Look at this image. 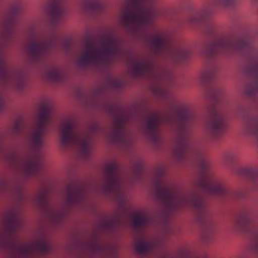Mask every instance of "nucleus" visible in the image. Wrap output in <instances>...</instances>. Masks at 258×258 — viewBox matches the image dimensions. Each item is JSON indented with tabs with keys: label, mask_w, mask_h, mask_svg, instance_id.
Masks as SVG:
<instances>
[{
	"label": "nucleus",
	"mask_w": 258,
	"mask_h": 258,
	"mask_svg": "<svg viewBox=\"0 0 258 258\" xmlns=\"http://www.w3.org/2000/svg\"><path fill=\"white\" fill-rule=\"evenodd\" d=\"M51 119L50 106L47 103L43 104L37 113L33 133L31 137V142L37 152L34 156L28 157L22 162L23 169L27 175H36L42 169V164L38 150L43 145L44 136Z\"/></svg>",
	"instance_id": "obj_6"
},
{
	"label": "nucleus",
	"mask_w": 258,
	"mask_h": 258,
	"mask_svg": "<svg viewBox=\"0 0 258 258\" xmlns=\"http://www.w3.org/2000/svg\"><path fill=\"white\" fill-rule=\"evenodd\" d=\"M4 107L2 100L0 99V111L3 110Z\"/></svg>",
	"instance_id": "obj_35"
},
{
	"label": "nucleus",
	"mask_w": 258,
	"mask_h": 258,
	"mask_svg": "<svg viewBox=\"0 0 258 258\" xmlns=\"http://www.w3.org/2000/svg\"><path fill=\"white\" fill-rule=\"evenodd\" d=\"M218 70L219 67L215 64L207 68L201 75V82L205 84L210 83L216 77Z\"/></svg>",
	"instance_id": "obj_22"
},
{
	"label": "nucleus",
	"mask_w": 258,
	"mask_h": 258,
	"mask_svg": "<svg viewBox=\"0 0 258 258\" xmlns=\"http://www.w3.org/2000/svg\"><path fill=\"white\" fill-rule=\"evenodd\" d=\"M151 222V217L145 214L135 215L133 218V226L136 229L144 228Z\"/></svg>",
	"instance_id": "obj_23"
},
{
	"label": "nucleus",
	"mask_w": 258,
	"mask_h": 258,
	"mask_svg": "<svg viewBox=\"0 0 258 258\" xmlns=\"http://www.w3.org/2000/svg\"><path fill=\"white\" fill-rule=\"evenodd\" d=\"M155 243L153 240L147 239L141 240L135 245L137 252L142 255L150 254L155 248Z\"/></svg>",
	"instance_id": "obj_21"
},
{
	"label": "nucleus",
	"mask_w": 258,
	"mask_h": 258,
	"mask_svg": "<svg viewBox=\"0 0 258 258\" xmlns=\"http://www.w3.org/2000/svg\"><path fill=\"white\" fill-rule=\"evenodd\" d=\"M59 46L55 32L47 37L36 38L30 41L26 46V50L30 58L34 62L42 60L52 51Z\"/></svg>",
	"instance_id": "obj_11"
},
{
	"label": "nucleus",
	"mask_w": 258,
	"mask_h": 258,
	"mask_svg": "<svg viewBox=\"0 0 258 258\" xmlns=\"http://www.w3.org/2000/svg\"><path fill=\"white\" fill-rule=\"evenodd\" d=\"M233 228L251 239L250 250L258 255V222L252 221L247 214H243L234 222Z\"/></svg>",
	"instance_id": "obj_14"
},
{
	"label": "nucleus",
	"mask_w": 258,
	"mask_h": 258,
	"mask_svg": "<svg viewBox=\"0 0 258 258\" xmlns=\"http://www.w3.org/2000/svg\"><path fill=\"white\" fill-rule=\"evenodd\" d=\"M256 189H257V190H258V187H257H257H256Z\"/></svg>",
	"instance_id": "obj_38"
},
{
	"label": "nucleus",
	"mask_w": 258,
	"mask_h": 258,
	"mask_svg": "<svg viewBox=\"0 0 258 258\" xmlns=\"http://www.w3.org/2000/svg\"><path fill=\"white\" fill-rule=\"evenodd\" d=\"M234 52H242L247 60L245 72L250 79L245 88V93L254 98L258 92V51L247 37L235 40L230 36L219 37L215 42L206 47L205 54L212 57L217 55H228Z\"/></svg>",
	"instance_id": "obj_2"
},
{
	"label": "nucleus",
	"mask_w": 258,
	"mask_h": 258,
	"mask_svg": "<svg viewBox=\"0 0 258 258\" xmlns=\"http://www.w3.org/2000/svg\"><path fill=\"white\" fill-rule=\"evenodd\" d=\"M66 198L70 205L77 204L84 198L82 188L78 185H69L67 189Z\"/></svg>",
	"instance_id": "obj_19"
},
{
	"label": "nucleus",
	"mask_w": 258,
	"mask_h": 258,
	"mask_svg": "<svg viewBox=\"0 0 258 258\" xmlns=\"http://www.w3.org/2000/svg\"><path fill=\"white\" fill-rule=\"evenodd\" d=\"M152 51L156 55H161L169 52L171 57L176 62H180L186 60L189 55V51L183 47L172 50L167 40L162 34H158L152 38L150 41Z\"/></svg>",
	"instance_id": "obj_13"
},
{
	"label": "nucleus",
	"mask_w": 258,
	"mask_h": 258,
	"mask_svg": "<svg viewBox=\"0 0 258 258\" xmlns=\"http://www.w3.org/2000/svg\"><path fill=\"white\" fill-rule=\"evenodd\" d=\"M191 255L190 252L187 250L183 251L180 254V258H191Z\"/></svg>",
	"instance_id": "obj_33"
},
{
	"label": "nucleus",
	"mask_w": 258,
	"mask_h": 258,
	"mask_svg": "<svg viewBox=\"0 0 258 258\" xmlns=\"http://www.w3.org/2000/svg\"><path fill=\"white\" fill-rule=\"evenodd\" d=\"M107 113L113 120L110 139L113 143L120 144L125 142L127 134L125 128L126 119L120 106L115 104H110L106 108Z\"/></svg>",
	"instance_id": "obj_12"
},
{
	"label": "nucleus",
	"mask_w": 258,
	"mask_h": 258,
	"mask_svg": "<svg viewBox=\"0 0 258 258\" xmlns=\"http://www.w3.org/2000/svg\"><path fill=\"white\" fill-rule=\"evenodd\" d=\"M59 135L60 142L63 147H77L82 156L84 158H88L91 138L89 133L80 132L76 123L69 120L61 126Z\"/></svg>",
	"instance_id": "obj_9"
},
{
	"label": "nucleus",
	"mask_w": 258,
	"mask_h": 258,
	"mask_svg": "<svg viewBox=\"0 0 258 258\" xmlns=\"http://www.w3.org/2000/svg\"><path fill=\"white\" fill-rule=\"evenodd\" d=\"M163 172L160 171L155 177L154 189L156 197L169 212L179 208L192 207L197 215L199 222L204 229L212 227L213 222L210 217L205 200L197 195H185L179 193L163 179Z\"/></svg>",
	"instance_id": "obj_3"
},
{
	"label": "nucleus",
	"mask_w": 258,
	"mask_h": 258,
	"mask_svg": "<svg viewBox=\"0 0 258 258\" xmlns=\"http://www.w3.org/2000/svg\"><path fill=\"white\" fill-rule=\"evenodd\" d=\"M189 23L191 26L202 24L204 25L205 31L207 34H213L214 33L213 24L205 14H198L191 16L189 19Z\"/></svg>",
	"instance_id": "obj_20"
},
{
	"label": "nucleus",
	"mask_w": 258,
	"mask_h": 258,
	"mask_svg": "<svg viewBox=\"0 0 258 258\" xmlns=\"http://www.w3.org/2000/svg\"><path fill=\"white\" fill-rule=\"evenodd\" d=\"M103 192L114 197L121 204L125 203L124 179L119 166L115 162L105 165L104 169Z\"/></svg>",
	"instance_id": "obj_10"
},
{
	"label": "nucleus",
	"mask_w": 258,
	"mask_h": 258,
	"mask_svg": "<svg viewBox=\"0 0 258 258\" xmlns=\"http://www.w3.org/2000/svg\"><path fill=\"white\" fill-rule=\"evenodd\" d=\"M151 0H127L121 15L124 25L130 30L147 27L152 23L154 10L146 4Z\"/></svg>",
	"instance_id": "obj_7"
},
{
	"label": "nucleus",
	"mask_w": 258,
	"mask_h": 258,
	"mask_svg": "<svg viewBox=\"0 0 258 258\" xmlns=\"http://www.w3.org/2000/svg\"><path fill=\"white\" fill-rule=\"evenodd\" d=\"M47 78L54 82H61L64 79L63 74L59 70L57 67L53 66L52 68L47 72Z\"/></svg>",
	"instance_id": "obj_25"
},
{
	"label": "nucleus",
	"mask_w": 258,
	"mask_h": 258,
	"mask_svg": "<svg viewBox=\"0 0 258 258\" xmlns=\"http://www.w3.org/2000/svg\"><path fill=\"white\" fill-rule=\"evenodd\" d=\"M24 125L23 123L21 121H16L14 126H13V130L14 132L16 134H20L23 129Z\"/></svg>",
	"instance_id": "obj_30"
},
{
	"label": "nucleus",
	"mask_w": 258,
	"mask_h": 258,
	"mask_svg": "<svg viewBox=\"0 0 258 258\" xmlns=\"http://www.w3.org/2000/svg\"><path fill=\"white\" fill-rule=\"evenodd\" d=\"M209 113V131L214 138H218L226 128V114L224 112L217 109L215 106L212 107Z\"/></svg>",
	"instance_id": "obj_15"
},
{
	"label": "nucleus",
	"mask_w": 258,
	"mask_h": 258,
	"mask_svg": "<svg viewBox=\"0 0 258 258\" xmlns=\"http://www.w3.org/2000/svg\"><path fill=\"white\" fill-rule=\"evenodd\" d=\"M245 133L258 141V116L246 114L243 117Z\"/></svg>",
	"instance_id": "obj_18"
},
{
	"label": "nucleus",
	"mask_w": 258,
	"mask_h": 258,
	"mask_svg": "<svg viewBox=\"0 0 258 258\" xmlns=\"http://www.w3.org/2000/svg\"><path fill=\"white\" fill-rule=\"evenodd\" d=\"M243 175L255 182L258 186V169L253 168H245L242 170Z\"/></svg>",
	"instance_id": "obj_26"
},
{
	"label": "nucleus",
	"mask_w": 258,
	"mask_h": 258,
	"mask_svg": "<svg viewBox=\"0 0 258 258\" xmlns=\"http://www.w3.org/2000/svg\"><path fill=\"white\" fill-rule=\"evenodd\" d=\"M194 119L193 113L186 107H174L172 113L169 115L151 113L144 118L143 124L146 134L154 142L159 138L158 127L160 124L167 123L175 126L179 137L174 154L179 160H185L190 156H196L201 172L199 186L201 190L210 195L227 198L241 197V193L232 191L217 181L209 171L206 160L194 149L188 135L189 123Z\"/></svg>",
	"instance_id": "obj_1"
},
{
	"label": "nucleus",
	"mask_w": 258,
	"mask_h": 258,
	"mask_svg": "<svg viewBox=\"0 0 258 258\" xmlns=\"http://www.w3.org/2000/svg\"><path fill=\"white\" fill-rule=\"evenodd\" d=\"M66 45V46L67 47L68 49H70V44L69 43H66L65 44Z\"/></svg>",
	"instance_id": "obj_36"
},
{
	"label": "nucleus",
	"mask_w": 258,
	"mask_h": 258,
	"mask_svg": "<svg viewBox=\"0 0 258 258\" xmlns=\"http://www.w3.org/2000/svg\"><path fill=\"white\" fill-rule=\"evenodd\" d=\"M39 204L41 206H46L48 203V196L46 191H43L40 194L38 198Z\"/></svg>",
	"instance_id": "obj_29"
},
{
	"label": "nucleus",
	"mask_w": 258,
	"mask_h": 258,
	"mask_svg": "<svg viewBox=\"0 0 258 258\" xmlns=\"http://www.w3.org/2000/svg\"><path fill=\"white\" fill-rule=\"evenodd\" d=\"M236 158V155L235 153L230 152L227 153L225 157V160L228 163H232Z\"/></svg>",
	"instance_id": "obj_32"
},
{
	"label": "nucleus",
	"mask_w": 258,
	"mask_h": 258,
	"mask_svg": "<svg viewBox=\"0 0 258 258\" xmlns=\"http://www.w3.org/2000/svg\"><path fill=\"white\" fill-rule=\"evenodd\" d=\"M139 168H140V169H141V165H140V166H139Z\"/></svg>",
	"instance_id": "obj_37"
},
{
	"label": "nucleus",
	"mask_w": 258,
	"mask_h": 258,
	"mask_svg": "<svg viewBox=\"0 0 258 258\" xmlns=\"http://www.w3.org/2000/svg\"><path fill=\"white\" fill-rule=\"evenodd\" d=\"M221 93V89L216 87H213L211 89L210 91L209 97L213 102L218 103L220 100Z\"/></svg>",
	"instance_id": "obj_27"
},
{
	"label": "nucleus",
	"mask_w": 258,
	"mask_h": 258,
	"mask_svg": "<svg viewBox=\"0 0 258 258\" xmlns=\"http://www.w3.org/2000/svg\"><path fill=\"white\" fill-rule=\"evenodd\" d=\"M216 5L219 6H230L233 5L234 0H213Z\"/></svg>",
	"instance_id": "obj_31"
},
{
	"label": "nucleus",
	"mask_w": 258,
	"mask_h": 258,
	"mask_svg": "<svg viewBox=\"0 0 258 258\" xmlns=\"http://www.w3.org/2000/svg\"><path fill=\"white\" fill-rule=\"evenodd\" d=\"M90 249L94 253H99L104 250V245L98 240H95L90 244Z\"/></svg>",
	"instance_id": "obj_28"
},
{
	"label": "nucleus",
	"mask_w": 258,
	"mask_h": 258,
	"mask_svg": "<svg viewBox=\"0 0 258 258\" xmlns=\"http://www.w3.org/2000/svg\"><path fill=\"white\" fill-rule=\"evenodd\" d=\"M47 10L52 27L57 26L67 14L63 0H48Z\"/></svg>",
	"instance_id": "obj_17"
},
{
	"label": "nucleus",
	"mask_w": 258,
	"mask_h": 258,
	"mask_svg": "<svg viewBox=\"0 0 258 258\" xmlns=\"http://www.w3.org/2000/svg\"><path fill=\"white\" fill-rule=\"evenodd\" d=\"M133 75L136 77L156 79L158 72L154 63L150 59H136L132 66Z\"/></svg>",
	"instance_id": "obj_16"
},
{
	"label": "nucleus",
	"mask_w": 258,
	"mask_h": 258,
	"mask_svg": "<svg viewBox=\"0 0 258 258\" xmlns=\"http://www.w3.org/2000/svg\"><path fill=\"white\" fill-rule=\"evenodd\" d=\"M237 258H248V255L246 252H243Z\"/></svg>",
	"instance_id": "obj_34"
},
{
	"label": "nucleus",
	"mask_w": 258,
	"mask_h": 258,
	"mask_svg": "<svg viewBox=\"0 0 258 258\" xmlns=\"http://www.w3.org/2000/svg\"><path fill=\"white\" fill-rule=\"evenodd\" d=\"M100 41L101 46L99 47L91 39L85 40L83 54L80 59L81 65L102 64L109 66L123 52L121 41L116 36H106Z\"/></svg>",
	"instance_id": "obj_5"
},
{
	"label": "nucleus",
	"mask_w": 258,
	"mask_h": 258,
	"mask_svg": "<svg viewBox=\"0 0 258 258\" xmlns=\"http://www.w3.org/2000/svg\"><path fill=\"white\" fill-rule=\"evenodd\" d=\"M84 7L86 10L96 14L101 13L105 9V5L101 0H87Z\"/></svg>",
	"instance_id": "obj_24"
},
{
	"label": "nucleus",
	"mask_w": 258,
	"mask_h": 258,
	"mask_svg": "<svg viewBox=\"0 0 258 258\" xmlns=\"http://www.w3.org/2000/svg\"><path fill=\"white\" fill-rule=\"evenodd\" d=\"M21 12L19 5L12 7L1 22L2 32L0 36V82L14 86L21 90L24 86L25 78L23 73L9 68L3 53L5 44L14 35V27Z\"/></svg>",
	"instance_id": "obj_4"
},
{
	"label": "nucleus",
	"mask_w": 258,
	"mask_h": 258,
	"mask_svg": "<svg viewBox=\"0 0 258 258\" xmlns=\"http://www.w3.org/2000/svg\"><path fill=\"white\" fill-rule=\"evenodd\" d=\"M18 225V221L15 216H11L8 218L6 227L7 235H0V247H12L23 256L29 255L32 249L40 254L44 255L49 252L50 246L45 240L37 242L32 246L16 243L14 240V233Z\"/></svg>",
	"instance_id": "obj_8"
}]
</instances>
